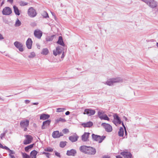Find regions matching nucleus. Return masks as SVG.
<instances>
[{"mask_svg":"<svg viewBox=\"0 0 158 158\" xmlns=\"http://www.w3.org/2000/svg\"><path fill=\"white\" fill-rule=\"evenodd\" d=\"M79 149L81 152L89 155H94L96 152L95 148L91 146H87L85 145L81 146Z\"/></svg>","mask_w":158,"mask_h":158,"instance_id":"1","label":"nucleus"},{"mask_svg":"<svg viewBox=\"0 0 158 158\" xmlns=\"http://www.w3.org/2000/svg\"><path fill=\"white\" fill-rule=\"evenodd\" d=\"M123 82L122 79L120 77H113L108 79L105 83V84L109 86L113 85L114 83H120Z\"/></svg>","mask_w":158,"mask_h":158,"instance_id":"2","label":"nucleus"},{"mask_svg":"<svg viewBox=\"0 0 158 158\" xmlns=\"http://www.w3.org/2000/svg\"><path fill=\"white\" fill-rule=\"evenodd\" d=\"M152 8H155L157 6V3L154 0H141Z\"/></svg>","mask_w":158,"mask_h":158,"instance_id":"3","label":"nucleus"},{"mask_svg":"<svg viewBox=\"0 0 158 158\" xmlns=\"http://www.w3.org/2000/svg\"><path fill=\"white\" fill-rule=\"evenodd\" d=\"M92 137L94 140L98 142L99 143H100L106 137L104 136H100L97 135L93 134L92 135Z\"/></svg>","mask_w":158,"mask_h":158,"instance_id":"4","label":"nucleus"},{"mask_svg":"<svg viewBox=\"0 0 158 158\" xmlns=\"http://www.w3.org/2000/svg\"><path fill=\"white\" fill-rule=\"evenodd\" d=\"M98 115L101 120L104 119L108 121L110 120V118L108 117L107 115L104 114L103 111H99L98 112Z\"/></svg>","mask_w":158,"mask_h":158,"instance_id":"5","label":"nucleus"},{"mask_svg":"<svg viewBox=\"0 0 158 158\" xmlns=\"http://www.w3.org/2000/svg\"><path fill=\"white\" fill-rule=\"evenodd\" d=\"M63 51V48L60 46H58L53 50V54L55 56H56L62 53Z\"/></svg>","mask_w":158,"mask_h":158,"instance_id":"6","label":"nucleus"},{"mask_svg":"<svg viewBox=\"0 0 158 158\" xmlns=\"http://www.w3.org/2000/svg\"><path fill=\"white\" fill-rule=\"evenodd\" d=\"M28 14L30 17L33 18L36 16L37 13L33 7H31L28 10Z\"/></svg>","mask_w":158,"mask_h":158,"instance_id":"7","label":"nucleus"},{"mask_svg":"<svg viewBox=\"0 0 158 158\" xmlns=\"http://www.w3.org/2000/svg\"><path fill=\"white\" fill-rule=\"evenodd\" d=\"M12 10L9 7H6L4 8L2 11L3 15H10L12 13Z\"/></svg>","mask_w":158,"mask_h":158,"instance_id":"8","label":"nucleus"},{"mask_svg":"<svg viewBox=\"0 0 158 158\" xmlns=\"http://www.w3.org/2000/svg\"><path fill=\"white\" fill-rule=\"evenodd\" d=\"M101 126L104 128L106 131L107 132H110L112 131V127L108 124L102 123Z\"/></svg>","mask_w":158,"mask_h":158,"instance_id":"9","label":"nucleus"},{"mask_svg":"<svg viewBox=\"0 0 158 158\" xmlns=\"http://www.w3.org/2000/svg\"><path fill=\"white\" fill-rule=\"evenodd\" d=\"M95 113V111L92 109H86L84 110L83 114H86L88 116H90L94 115Z\"/></svg>","mask_w":158,"mask_h":158,"instance_id":"10","label":"nucleus"},{"mask_svg":"<svg viewBox=\"0 0 158 158\" xmlns=\"http://www.w3.org/2000/svg\"><path fill=\"white\" fill-rule=\"evenodd\" d=\"M113 117L114 120L113 121V122L115 125H117L121 123V120L118 116L117 114H114V115Z\"/></svg>","mask_w":158,"mask_h":158,"instance_id":"11","label":"nucleus"},{"mask_svg":"<svg viewBox=\"0 0 158 158\" xmlns=\"http://www.w3.org/2000/svg\"><path fill=\"white\" fill-rule=\"evenodd\" d=\"M25 136L26 139L23 141V144L26 145L30 143L33 139L32 136L29 135H26Z\"/></svg>","mask_w":158,"mask_h":158,"instance_id":"12","label":"nucleus"},{"mask_svg":"<svg viewBox=\"0 0 158 158\" xmlns=\"http://www.w3.org/2000/svg\"><path fill=\"white\" fill-rule=\"evenodd\" d=\"M15 47L18 48L20 52H23V44L20 42L18 41H16L14 43Z\"/></svg>","mask_w":158,"mask_h":158,"instance_id":"13","label":"nucleus"},{"mask_svg":"<svg viewBox=\"0 0 158 158\" xmlns=\"http://www.w3.org/2000/svg\"><path fill=\"white\" fill-rule=\"evenodd\" d=\"M63 135L62 133L61 132L59 133L58 131H54L52 133V136L54 138H59L60 136H63Z\"/></svg>","mask_w":158,"mask_h":158,"instance_id":"14","label":"nucleus"},{"mask_svg":"<svg viewBox=\"0 0 158 158\" xmlns=\"http://www.w3.org/2000/svg\"><path fill=\"white\" fill-rule=\"evenodd\" d=\"M29 121L26 119L22 121L20 123L21 127H27L29 124Z\"/></svg>","mask_w":158,"mask_h":158,"instance_id":"15","label":"nucleus"},{"mask_svg":"<svg viewBox=\"0 0 158 158\" xmlns=\"http://www.w3.org/2000/svg\"><path fill=\"white\" fill-rule=\"evenodd\" d=\"M34 35L35 37L38 39H40L42 35V31L39 30H35L34 32Z\"/></svg>","mask_w":158,"mask_h":158,"instance_id":"16","label":"nucleus"},{"mask_svg":"<svg viewBox=\"0 0 158 158\" xmlns=\"http://www.w3.org/2000/svg\"><path fill=\"white\" fill-rule=\"evenodd\" d=\"M90 134V133L88 132H85L81 136L82 140L84 142L88 141V138Z\"/></svg>","mask_w":158,"mask_h":158,"instance_id":"17","label":"nucleus"},{"mask_svg":"<svg viewBox=\"0 0 158 158\" xmlns=\"http://www.w3.org/2000/svg\"><path fill=\"white\" fill-rule=\"evenodd\" d=\"M32 41L30 38H28L26 42V44L27 48L30 49L31 48Z\"/></svg>","mask_w":158,"mask_h":158,"instance_id":"18","label":"nucleus"},{"mask_svg":"<svg viewBox=\"0 0 158 158\" xmlns=\"http://www.w3.org/2000/svg\"><path fill=\"white\" fill-rule=\"evenodd\" d=\"M51 120H48L44 122L43 123V125L42 126V129H44L46 127L49 126Z\"/></svg>","mask_w":158,"mask_h":158,"instance_id":"19","label":"nucleus"},{"mask_svg":"<svg viewBox=\"0 0 158 158\" xmlns=\"http://www.w3.org/2000/svg\"><path fill=\"white\" fill-rule=\"evenodd\" d=\"M78 136L77 135L70 136L69 137V139L72 142H75L77 141Z\"/></svg>","mask_w":158,"mask_h":158,"instance_id":"20","label":"nucleus"},{"mask_svg":"<svg viewBox=\"0 0 158 158\" xmlns=\"http://www.w3.org/2000/svg\"><path fill=\"white\" fill-rule=\"evenodd\" d=\"M50 115L48 114H42L40 115V119L43 120H45L48 118Z\"/></svg>","mask_w":158,"mask_h":158,"instance_id":"21","label":"nucleus"},{"mask_svg":"<svg viewBox=\"0 0 158 158\" xmlns=\"http://www.w3.org/2000/svg\"><path fill=\"white\" fill-rule=\"evenodd\" d=\"M93 125V123L91 122H89L86 123H82V125L84 127H89L92 126Z\"/></svg>","mask_w":158,"mask_h":158,"instance_id":"22","label":"nucleus"},{"mask_svg":"<svg viewBox=\"0 0 158 158\" xmlns=\"http://www.w3.org/2000/svg\"><path fill=\"white\" fill-rule=\"evenodd\" d=\"M76 153V150L72 149L70 151H67V154L68 156H74Z\"/></svg>","mask_w":158,"mask_h":158,"instance_id":"23","label":"nucleus"},{"mask_svg":"<svg viewBox=\"0 0 158 158\" xmlns=\"http://www.w3.org/2000/svg\"><path fill=\"white\" fill-rule=\"evenodd\" d=\"M57 43L62 46H64V44L63 41L61 36H60L59 37L58 40L57 42Z\"/></svg>","mask_w":158,"mask_h":158,"instance_id":"24","label":"nucleus"},{"mask_svg":"<svg viewBox=\"0 0 158 158\" xmlns=\"http://www.w3.org/2000/svg\"><path fill=\"white\" fill-rule=\"evenodd\" d=\"M37 154V152L35 150L32 151L30 153V156L31 158H36V156Z\"/></svg>","mask_w":158,"mask_h":158,"instance_id":"25","label":"nucleus"},{"mask_svg":"<svg viewBox=\"0 0 158 158\" xmlns=\"http://www.w3.org/2000/svg\"><path fill=\"white\" fill-rule=\"evenodd\" d=\"M118 135L120 137H123L124 135V129L123 127H120L118 132Z\"/></svg>","mask_w":158,"mask_h":158,"instance_id":"26","label":"nucleus"},{"mask_svg":"<svg viewBox=\"0 0 158 158\" xmlns=\"http://www.w3.org/2000/svg\"><path fill=\"white\" fill-rule=\"evenodd\" d=\"M13 8L14 9L15 13V14L18 15H19L20 13L18 7L17 6H13Z\"/></svg>","mask_w":158,"mask_h":158,"instance_id":"27","label":"nucleus"},{"mask_svg":"<svg viewBox=\"0 0 158 158\" xmlns=\"http://www.w3.org/2000/svg\"><path fill=\"white\" fill-rule=\"evenodd\" d=\"M55 35H52L51 36H48L46 38V40L48 41H52L54 37L55 36Z\"/></svg>","mask_w":158,"mask_h":158,"instance_id":"28","label":"nucleus"},{"mask_svg":"<svg viewBox=\"0 0 158 158\" xmlns=\"http://www.w3.org/2000/svg\"><path fill=\"white\" fill-rule=\"evenodd\" d=\"M49 52L47 48H44L42 49L41 54L45 55H47Z\"/></svg>","mask_w":158,"mask_h":158,"instance_id":"29","label":"nucleus"},{"mask_svg":"<svg viewBox=\"0 0 158 158\" xmlns=\"http://www.w3.org/2000/svg\"><path fill=\"white\" fill-rule=\"evenodd\" d=\"M66 120L62 118H60L56 119L55 120V122L56 123H58L59 122H65Z\"/></svg>","mask_w":158,"mask_h":158,"instance_id":"30","label":"nucleus"},{"mask_svg":"<svg viewBox=\"0 0 158 158\" xmlns=\"http://www.w3.org/2000/svg\"><path fill=\"white\" fill-rule=\"evenodd\" d=\"M33 145H34L33 144H31V145H30L26 147L25 148V151L26 152H28L29 151V150L30 149H31L33 147Z\"/></svg>","mask_w":158,"mask_h":158,"instance_id":"31","label":"nucleus"},{"mask_svg":"<svg viewBox=\"0 0 158 158\" xmlns=\"http://www.w3.org/2000/svg\"><path fill=\"white\" fill-rule=\"evenodd\" d=\"M66 109L64 108H58L56 109V112H63Z\"/></svg>","mask_w":158,"mask_h":158,"instance_id":"32","label":"nucleus"},{"mask_svg":"<svg viewBox=\"0 0 158 158\" xmlns=\"http://www.w3.org/2000/svg\"><path fill=\"white\" fill-rule=\"evenodd\" d=\"M19 3L21 6H24L27 5L28 3L24 1H21L19 2Z\"/></svg>","mask_w":158,"mask_h":158,"instance_id":"33","label":"nucleus"},{"mask_svg":"<svg viewBox=\"0 0 158 158\" xmlns=\"http://www.w3.org/2000/svg\"><path fill=\"white\" fill-rule=\"evenodd\" d=\"M21 22L18 19H17V20H16L15 23V26L16 27H19L21 25Z\"/></svg>","mask_w":158,"mask_h":158,"instance_id":"34","label":"nucleus"},{"mask_svg":"<svg viewBox=\"0 0 158 158\" xmlns=\"http://www.w3.org/2000/svg\"><path fill=\"white\" fill-rule=\"evenodd\" d=\"M66 144V142H61L60 143V146L61 148H64Z\"/></svg>","mask_w":158,"mask_h":158,"instance_id":"35","label":"nucleus"},{"mask_svg":"<svg viewBox=\"0 0 158 158\" xmlns=\"http://www.w3.org/2000/svg\"><path fill=\"white\" fill-rule=\"evenodd\" d=\"M7 131V130H5V131H4V132H3V133H2L1 134L0 138H1V139H3V138L5 137L6 134V133Z\"/></svg>","mask_w":158,"mask_h":158,"instance_id":"36","label":"nucleus"},{"mask_svg":"<svg viewBox=\"0 0 158 158\" xmlns=\"http://www.w3.org/2000/svg\"><path fill=\"white\" fill-rule=\"evenodd\" d=\"M23 158H30V156L25 153H22Z\"/></svg>","mask_w":158,"mask_h":158,"instance_id":"37","label":"nucleus"},{"mask_svg":"<svg viewBox=\"0 0 158 158\" xmlns=\"http://www.w3.org/2000/svg\"><path fill=\"white\" fill-rule=\"evenodd\" d=\"M45 151L51 152L53 151V149L50 147L44 149Z\"/></svg>","mask_w":158,"mask_h":158,"instance_id":"38","label":"nucleus"},{"mask_svg":"<svg viewBox=\"0 0 158 158\" xmlns=\"http://www.w3.org/2000/svg\"><path fill=\"white\" fill-rule=\"evenodd\" d=\"M42 16L44 18L48 17V14L45 11L44 12L42 13Z\"/></svg>","mask_w":158,"mask_h":158,"instance_id":"39","label":"nucleus"},{"mask_svg":"<svg viewBox=\"0 0 158 158\" xmlns=\"http://www.w3.org/2000/svg\"><path fill=\"white\" fill-rule=\"evenodd\" d=\"M35 56V54L34 52H32L28 56V57L30 58H31L34 57Z\"/></svg>","mask_w":158,"mask_h":158,"instance_id":"40","label":"nucleus"},{"mask_svg":"<svg viewBox=\"0 0 158 158\" xmlns=\"http://www.w3.org/2000/svg\"><path fill=\"white\" fill-rule=\"evenodd\" d=\"M42 154L45 155L48 158H49V156L50 155V154L48 152H43Z\"/></svg>","mask_w":158,"mask_h":158,"instance_id":"41","label":"nucleus"},{"mask_svg":"<svg viewBox=\"0 0 158 158\" xmlns=\"http://www.w3.org/2000/svg\"><path fill=\"white\" fill-rule=\"evenodd\" d=\"M8 151H9L10 152V154H9V156H13L12 154H15V152L12 150L10 149V150H9Z\"/></svg>","mask_w":158,"mask_h":158,"instance_id":"42","label":"nucleus"},{"mask_svg":"<svg viewBox=\"0 0 158 158\" xmlns=\"http://www.w3.org/2000/svg\"><path fill=\"white\" fill-rule=\"evenodd\" d=\"M62 132L63 133L66 134V133H68L69 132V131L68 129H65L62 130Z\"/></svg>","mask_w":158,"mask_h":158,"instance_id":"43","label":"nucleus"},{"mask_svg":"<svg viewBox=\"0 0 158 158\" xmlns=\"http://www.w3.org/2000/svg\"><path fill=\"white\" fill-rule=\"evenodd\" d=\"M2 148L3 149H5L7 150H10V149L9 148H8L7 147H6V146H3V147Z\"/></svg>","mask_w":158,"mask_h":158,"instance_id":"44","label":"nucleus"},{"mask_svg":"<svg viewBox=\"0 0 158 158\" xmlns=\"http://www.w3.org/2000/svg\"><path fill=\"white\" fill-rule=\"evenodd\" d=\"M125 130V136L124 137V138H127V132L126 130V129H124Z\"/></svg>","mask_w":158,"mask_h":158,"instance_id":"45","label":"nucleus"},{"mask_svg":"<svg viewBox=\"0 0 158 158\" xmlns=\"http://www.w3.org/2000/svg\"><path fill=\"white\" fill-rule=\"evenodd\" d=\"M25 102L26 104H27L29 103L30 102V101L28 100H26L24 101Z\"/></svg>","mask_w":158,"mask_h":158,"instance_id":"46","label":"nucleus"},{"mask_svg":"<svg viewBox=\"0 0 158 158\" xmlns=\"http://www.w3.org/2000/svg\"><path fill=\"white\" fill-rule=\"evenodd\" d=\"M4 39L3 35L0 33V40H2Z\"/></svg>","mask_w":158,"mask_h":158,"instance_id":"47","label":"nucleus"},{"mask_svg":"<svg viewBox=\"0 0 158 158\" xmlns=\"http://www.w3.org/2000/svg\"><path fill=\"white\" fill-rule=\"evenodd\" d=\"M55 154L56 156H57L60 157V154L59 153L55 152Z\"/></svg>","mask_w":158,"mask_h":158,"instance_id":"48","label":"nucleus"},{"mask_svg":"<svg viewBox=\"0 0 158 158\" xmlns=\"http://www.w3.org/2000/svg\"><path fill=\"white\" fill-rule=\"evenodd\" d=\"M123 118L126 121L128 122V119L125 116H124L123 117Z\"/></svg>","mask_w":158,"mask_h":158,"instance_id":"49","label":"nucleus"},{"mask_svg":"<svg viewBox=\"0 0 158 158\" xmlns=\"http://www.w3.org/2000/svg\"><path fill=\"white\" fill-rule=\"evenodd\" d=\"M102 158H110V157L108 156H105L102 157Z\"/></svg>","mask_w":158,"mask_h":158,"instance_id":"50","label":"nucleus"},{"mask_svg":"<svg viewBox=\"0 0 158 158\" xmlns=\"http://www.w3.org/2000/svg\"><path fill=\"white\" fill-rule=\"evenodd\" d=\"M62 55L61 58H63L64 56V52L63 51V52H62Z\"/></svg>","mask_w":158,"mask_h":158,"instance_id":"51","label":"nucleus"},{"mask_svg":"<svg viewBox=\"0 0 158 158\" xmlns=\"http://www.w3.org/2000/svg\"><path fill=\"white\" fill-rule=\"evenodd\" d=\"M65 114L66 115H68L70 114V112L69 111H67L65 113Z\"/></svg>","mask_w":158,"mask_h":158,"instance_id":"52","label":"nucleus"},{"mask_svg":"<svg viewBox=\"0 0 158 158\" xmlns=\"http://www.w3.org/2000/svg\"><path fill=\"white\" fill-rule=\"evenodd\" d=\"M122 125L124 128V129H126V127L124 125V124L123 123V122L122 123Z\"/></svg>","mask_w":158,"mask_h":158,"instance_id":"53","label":"nucleus"},{"mask_svg":"<svg viewBox=\"0 0 158 158\" xmlns=\"http://www.w3.org/2000/svg\"><path fill=\"white\" fill-rule=\"evenodd\" d=\"M7 2L10 3H12L13 2V0H7Z\"/></svg>","mask_w":158,"mask_h":158,"instance_id":"54","label":"nucleus"},{"mask_svg":"<svg viewBox=\"0 0 158 158\" xmlns=\"http://www.w3.org/2000/svg\"><path fill=\"white\" fill-rule=\"evenodd\" d=\"M27 127H23V128H24V131H26L27 130Z\"/></svg>","mask_w":158,"mask_h":158,"instance_id":"55","label":"nucleus"},{"mask_svg":"<svg viewBox=\"0 0 158 158\" xmlns=\"http://www.w3.org/2000/svg\"><path fill=\"white\" fill-rule=\"evenodd\" d=\"M116 158H123L120 156H116Z\"/></svg>","mask_w":158,"mask_h":158,"instance_id":"56","label":"nucleus"},{"mask_svg":"<svg viewBox=\"0 0 158 158\" xmlns=\"http://www.w3.org/2000/svg\"><path fill=\"white\" fill-rule=\"evenodd\" d=\"M38 104H39V103L37 102L33 103V104L34 105H38Z\"/></svg>","mask_w":158,"mask_h":158,"instance_id":"57","label":"nucleus"},{"mask_svg":"<svg viewBox=\"0 0 158 158\" xmlns=\"http://www.w3.org/2000/svg\"><path fill=\"white\" fill-rule=\"evenodd\" d=\"M10 158H15V157L14 156H10Z\"/></svg>","mask_w":158,"mask_h":158,"instance_id":"58","label":"nucleus"},{"mask_svg":"<svg viewBox=\"0 0 158 158\" xmlns=\"http://www.w3.org/2000/svg\"><path fill=\"white\" fill-rule=\"evenodd\" d=\"M51 13L52 14V15L53 16H54L55 18L56 16H55V14H54V13H53V12H51Z\"/></svg>","mask_w":158,"mask_h":158,"instance_id":"59","label":"nucleus"},{"mask_svg":"<svg viewBox=\"0 0 158 158\" xmlns=\"http://www.w3.org/2000/svg\"><path fill=\"white\" fill-rule=\"evenodd\" d=\"M3 147V145L0 143V148H2Z\"/></svg>","mask_w":158,"mask_h":158,"instance_id":"60","label":"nucleus"},{"mask_svg":"<svg viewBox=\"0 0 158 158\" xmlns=\"http://www.w3.org/2000/svg\"><path fill=\"white\" fill-rule=\"evenodd\" d=\"M4 1H3V2H2V3H1V6H2V5L4 4Z\"/></svg>","mask_w":158,"mask_h":158,"instance_id":"61","label":"nucleus"},{"mask_svg":"<svg viewBox=\"0 0 158 158\" xmlns=\"http://www.w3.org/2000/svg\"><path fill=\"white\" fill-rule=\"evenodd\" d=\"M0 100L3 101V99L1 98L0 97Z\"/></svg>","mask_w":158,"mask_h":158,"instance_id":"62","label":"nucleus"},{"mask_svg":"<svg viewBox=\"0 0 158 158\" xmlns=\"http://www.w3.org/2000/svg\"><path fill=\"white\" fill-rule=\"evenodd\" d=\"M157 46L158 47V43H156V44Z\"/></svg>","mask_w":158,"mask_h":158,"instance_id":"63","label":"nucleus"}]
</instances>
